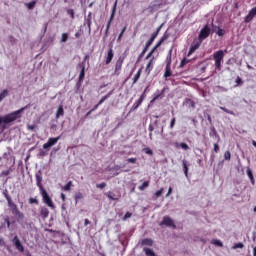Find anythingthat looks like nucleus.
Returning a JSON list of instances; mask_svg holds the SVG:
<instances>
[{"instance_id": "51", "label": "nucleus", "mask_w": 256, "mask_h": 256, "mask_svg": "<svg viewBox=\"0 0 256 256\" xmlns=\"http://www.w3.org/2000/svg\"><path fill=\"white\" fill-rule=\"evenodd\" d=\"M163 191H164V189H163V188H161L160 190L156 191V193H155V197H156V198L161 197V195H163Z\"/></svg>"}, {"instance_id": "16", "label": "nucleus", "mask_w": 256, "mask_h": 256, "mask_svg": "<svg viewBox=\"0 0 256 256\" xmlns=\"http://www.w3.org/2000/svg\"><path fill=\"white\" fill-rule=\"evenodd\" d=\"M35 177H36V185L39 188V191H41L42 189H45L43 187V183H42L43 177L41 176V174H36Z\"/></svg>"}, {"instance_id": "28", "label": "nucleus", "mask_w": 256, "mask_h": 256, "mask_svg": "<svg viewBox=\"0 0 256 256\" xmlns=\"http://www.w3.org/2000/svg\"><path fill=\"white\" fill-rule=\"evenodd\" d=\"M247 175L252 183V185H255V177L253 176V171L251 169H247Z\"/></svg>"}, {"instance_id": "23", "label": "nucleus", "mask_w": 256, "mask_h": 256, "mask_svg": "<svg viewBox=\"0 0 256 256\" xmlns=\"http://www.w3.org/2000/svg\"><path fill=\"white\" fill-rule=\"evenodd\" d=\"M65 115V110L63 109V105H60L56 112V119H59V117H63Z\"/></svg>"}, {"instance_id": "54", "label": "nucleus", "mask_w": 256, "mask_h": 256, "mask_svg": "<svg viewBox=\"0 0 256 256\" xmlns=\"http://www.w3.org/2000/svg\"><path fill=\"white\" fill-rule=\"evenodd\" d=\"M4 222L7 224V227H8V229H9V227H11V221L9 220V216H6V217L4 218Z\"/></svg>"}, {"instance_id": "33", "label": "nucleus", "mask_w": 256, "mask_h": 256, "mask_svg": "<svg viewBox=\"0 0 256 256\" xmlns=\"http://www.w3.org/2000/svg\"><path fill=\"white\" fill-rule=\"evenodd\" d=\"M211 244H212V245H216V247H223V242H221V241L218 240V239H213V240L211 241Z\"/></svg>"}, {"instance_id": "57", "label": "nucleus", "mask_w": 256, "mask_h": 256, "mask_svg": "<svg viewBox=\"0 0 256 256\" xmlns=\"http://www.w3.org/2000/svg\"><path fill=\"white\" fill-rule=\"evenodd\" d=\"M155 53V49L152 48V50L148 53V55L146 56V59H149L151 57H153V54Z\"/></svg>"}, {"instance_id": "41", "label": "nucleus", "mask_w": 256, "mask_h": 256, "mask_svg": "<svg viewBox=\"0 0 256 256\" xmlns=\"http://www.w3.org/2000/svg\"><path fill=\"white\" fill-rule=\"evenodd\" d=\"M224 159H225V161H231V152L230 151H226L224 153Z\"/></svg>"}, {"instance_id": "46", "label": "nucleus", "mask_w": 256, "mask_h": 256, "mask_svg": "<svg viewBox=\"0 0 256 256\" xmlns=\"http://www.w3.org/2000/svg\"><path fill=\"white\" fill-rule=\"evenodd\" d=\"M96 187L97 189H105V187H107V183L102 182L100 184H97Z\"/></svg>"}, {"instance_id": "9", "label": "nucleus", "mask_w": 256, "mask_h": 256, "mask_svg": "<svg viewBox=\"0 0 256 256\" xmlns=\"http://www.w3.org/2000/svg\"><path fill=\"white\" fill-rule=\"evenodd\" d=\"M61 139V136L51 137L48 139L47 143L43 144V149L49 150L53 145H57V142Z\"/></svg>"}, {"instance_id": "26", "label": "nucleus", "mask_w": 256, "mask_h": 256, "mask_svg": "<svg viewBox=\"0 0 256 256\" xmlns=\"http://www.w3.org/2000/svg\"><path fill=\"white\" fill-rule=\"evenodd\" d=\"M141 68L137 71V73L135 74V76L132 79V83L133 85H135V83H137V81H139V79H141Z\"/></svg>"}, {"instance_id": "53", "label": "nucleus", "mask_w": 256, "mask_h": 256, "mask_svg": "<svg viewBox=\"0 0 256 256\" xmlns=\"http://www.w3.org/2000/svg\"><path fill=\"white\" fill-rule=\"evenodd\" d=\"M238 85H243V79L239 76L236 78V87H238Z\"/></svg>"}, {"instance_id": "6", "label": "nucleus", "mask_w": 256, "mask_h": 256, "mask_svg": "<svg viewBox=\"0 0 256 256\" xmlns=\"http://www.w3.org/2000/svg\"><path fill=\"white\" fill-rule=\"evenodd\" d=\"M209 35H211V27H209V25H205L201 30H200V33H199V36H198V41H205V39H207L209 37Z\"/></svg>"}, {"instance_id": "20", "label": "nucleus", "mask_w": 256, "mask_h": 256, "mask_svg": "<svg viewBox=\"0 0 256 256\" xmlns=\"http://www.w3.org/2000/svg\"><path fill=\"white\" fill-rule=\"evenodd\" d=\"M174 147H181V149H183V151H189V145H187V143H185V142H181V143H178V142H176L175 144H174Z\"/></svg>"}, {"instance_id": "10", "label": "nucleus", "mask_w": 256, "mask_h": 256, "mask_svg": "<svg viewBox=\"0 0 256 256\" xmlns=\"http://www.w3.org/2000/svg\"><path fill=\"white\" fill-rule=\"evenodd\" d=\"M201 40H198L197 42H194L189 49L188 52V57H191V55H193V53H195L197 51V49H199L201 47Z\"/></svg>"}, {"instance_id": "34", "label": "nucleus", "mask_w": 256, "mask_h": 256, "mask_svg": "<svg viewBox=\"0 0 256 256\" xmlns=\"http://www.w3.org/2000/svg\"><path fill=\"white\" fill-rule=\"evenodd\" d=\"M28 203L30 205H39V200L37 198L30 197Z\"/></svg>"}, {"instance_id": "7", "label": "nucleus", "mask_w": 256, "mask_h": 256, "mask_svg": "<svg viewBox=\"0 0 256 256\" xmlns=\"http://www.w3.org/2000/svg\"><path fill=\"white\" fill-rule=\"evenodd\" d=\"M12 243H13L15 249L17 251H19V253H25V247L23 246V243L19 239V236H17V235L14 236V238L12 239Z\"/></svg>"}, {"instance_id": "38", "label": "nucleus", "mask_w": 256, "mask_h": 256, "mask_svg": "<svg viewBox=\"0 0 256 256\" xmlns=\"http://www.w3.org/2000/svg\"><path fill=\"white\" fill-rule=\"evenodd\" d=\"M35 5H37V2L36 1H32V2H29V3H26V7L28 9H35Z\"/></svg>"}, {"instance_id": "55", "label": "nucleus", "mask_w": 256, "mask_h": 256, "mask_svg": "<svg viewBox=\"0 0 256 256\" xmlns=\"http://www.w3.org/2000/svg\"><path fill=\"white\" fill-rule=\"evenodd\" d=\"M217 136V130H215V128H212L210 131V137H215Z\"/></svg>"}, {"instance_id": "13", "label": "nucleus", "mask_w": 256, "mask_h": 256, "mask_svg": "<svg viewBox=\"0 0 256 256\" xmlns=\"http://www.w3.org/2000/svg\"><path fill=\"white\" fill-rule=\"evenodd\" d=\"M167 39H169V34L165 32L161 39L156 43V45L152 49H154V51H157V49H159V47H161V45H163V43H165Z\"/></svg>"}, {"instance_id": "47", "label": "nucleus", "mask_w": 256, "mask_h": 256, "mask_svg": "<svg viewBox=\"0 0 256 256\" xmlns=\"http://www.w3.org/2000/svg\"><path fill=\"white\" fill-rule=\"evenodd\" d=\"M132 213L131 212H126L124 217H123V221H127V219L131 218L132 217Z\"/></svg>"}, {"instance_id": "52", "label": "nucleus", "mask_w": 256, "mask_h": 256, "mask_svg": "<svg viewBox=\"0 0 256 256\" xmlns=\"http://www.w3.org/2000/svg\"><path fill=\"white\" fill-rule=\"evenodd\" d=\"M12 213L17 216L21 211H19V208L16 206L15 208L11 209Z\"/></svg>"}, {"instance_id": "18", "label": "nucleus", "mask_w": 256, "mask_h": 256, "mask_svg": "<svg viewBox=\"0 0 256 256\" xmlns=\"http://www.w3.org/2000/svg\"><path fill=\"white\" fill-rule=\"evenodd\" d=\"M164 93L165 89H163L161 92L157 91V93L153 95V99L150 101V103H155V101H157L158 99H163Z\"/></svg>"}, {"instance_id": "44", "label": "nucleus", "mask_w": 256, "mask_h": 256, "mask_svg": "<svg viewBox=\"0 0 256 256\" xmlns=\"http://www.w3.org/2000/svg\"><path fill=\"white\" fill-rule=\"evenodd\" d=\"M67 14L70 15L71 19H75V10L68 9Z\"/></svg>"}, {"instance_id": "4", "label": "nucleus", "mask_w": 256, "mask_h": 256, "mask_svg": "<svg viewBox=\"0 0 256 256\" xmlns=\"http://www.w3.org/2000/svg\"><path fill=\"white\" fill-rule=\"evenodd\" d=\"M89 59V55H86L84 57V60L80 63H78L77 65V69H80V75H79V83H83L84 79H85V63L87 62V60Z\"/></svg>"}, {"instance_id": "59", "label": "nucleus", "mask_w": 256, "mask_h": 256, "mask_svg": "<svg viewBox=\"0 0 256 256\" xmlns=\"http://www.w3.org/2000/svg\"><path fill=\"white\" fill-rule=\"evenodd\" d=\"M175 122H176V119L172 118L170 122V129H173V127H175Z\"/></svg>"}, {"instance_id": "25", "label": "nucleus", "mask_w": 256, "mask_h": 256, "mask_svg": "<svg viewBox=\"0 0 256 256\" xmlns=\"http://www.w3.org/2000/svg\"><path fill=\"white\" fill-rule=\"evenodd\" d=\"M185 103L188 107H190L191 109H195V101L191 98H186L185 99Z\"/></svg>"}, {"instance_id": "50", "label": "nucleus", "mask_w": 256, "mask_h": 256, "mask_svg": "<svg viewBox=\"0 0 256 256\" xmlns=\"http://www.w3.org/2000/svg\"><path fill=\"white\" fill-rule=\"evenodd\" d=\"M187 63H189V60H187V58L182 59L180 62V67H185V65H187Z\"/></svg>"}, {"instance_id": "63", "label": "nucleus", "mask_w": 256, "mask_h": 256, "mask_svg": "<svg viewBox=\"0 0 256 256\" xmlns=\"http://www.w3.org/2000/svg\"><path fill=\"white\" fill-rule=\"evenodd\" d=\"M145 153L147 155H153V150L149 149V148H145Z\"/></svg>"}, {"instance_id": "11", "label": "nucleus", "mask_w": 256, "mask_h": 256, "mask_svg": "<svg viewBox=\"0 0 256 256\" xmlns=\"http://www.w3.org/2000/svg\"><path fill=\"white\" fill-rule=\"evenodd\" d=\"M149 89V87H146L145 91L143 94L140 96V98L133 104L131 111H135L136 109H139V106L141 103H143V100L145 99V92Z\"/></svg>"}, {"instance_id": "3", "label": "nucleus", "mask_w": 256, "mask_h": 256, "mask_svg": "<svg viewBox=\"0 0 256 256\" xmlns=\"http://www.w3.org/2000/svg\"><path fill=\"white\" fill-rule=\"evenodd\" d=\"M40 195L42 196L43 203H45L47 207H50V209H55L53 199H51V196H49V193H47V190H45V188H42V190H40Z\"/></svg>"}, {"instance_id": "1", "label": "nucleus", "mask_w": 256, "mask_h": 256, "mask_svg": "<svg viewBox=\"0 0 256 256\" xmlns=\"http://www.w3.org/2000/svg\"><path fill=\"white\" fill-rule=\"evenodd\" d=\"M25 111V108H21L20 110L14 111L10 114L0 117V127L1 125H9V123H13V121H17V119H21V113Z\"/></svg>"}, {"instance_id": "64", "label": "nucleus", "mask_w": 256, "mask_h": 256, "mask_svg": "<svg viewBox=\"0 0 256 256\" xmlns=\"http://www.w3.org/2000/svg\"><path fill=\"white\" fill-rule=\"evenodd\" d=\"M0 247H5V240L0 238Z\"/></svg>"}, {"instance_id": "30", "label": "nucleus", "mask_w": 256, "mask_h": 256, "mask_svg": "<svg viewBox=\"0 0 256 256\" xmlns=\"http://www.w3.org/2000/svg\"><path fill=\"white\" fill-rule=\"evenodd\" d=\"M71 187H73V182L69 181L65 186L62 187L63 191H71Z\"/></svg>"}, {"instance_id": "36", "label": "nucleus", "mask_w": 256, "mask_h": 256, "mask_svg": "<svg viewBox=\"0 0 256 256\" xmlns=\"http://www.w3.org/2000/svg\"><path fill=\"white\" fill-rule=\"evenodd\" d=\"M147 187H149V181L143 182L142 185L139 186V190L145 191V189H147Z\"/></svg>"}, {"instance_id": "42", "label": "nucleus", "mask_w": 256, "mask_h": 256, "mask_svg": "<svg viewBox=\"0 0 256 256\" xmlns=\"http://www.w3.org/2000/svg\"><path fill=\"white\" fill-rule=\"evenodd\" d=\"M125 31H127V26H124L122 31L120 32L117 41L123 38V35L125 34Z\"/></svg>"}, {"instance_id": "15", "label": "nucleus", "mask_w": 256, "mask_h": 256, "mask_svg": "<svg viewBox=\"0 0 256 256\" xmlns=\"http://www.w3.org/2000/svg\"><path fill=\"white\" fill-rule=\"evenodd\" d=\"M113 57H115V53L113 52V49L110 48L107 52V56H106V60H105V64L109 65V63H111L113 61Z\"/></svg>"}, {"instance_id": "56", "label": "nucleus", "mask_w": 256, "mask_h": 256, "mask_svg": "<svg viewBox=\"0 0 256 256\" xmlns=\"http://www.w3.org/2000/svg\"><path fill=\"white\" fill-rule=\"evenodd\" d=\"M75 199H76V201L83 199V194L81 192H79L78 194H76Z\"/></svg>"}, {"instance_id": "40", "label": "nucleus", "mask_w": 256, "mask_h": 256, "mask_svg": "<svg viewBox=\"0 0 256 256\" xmlns=\"http://www.w3.org/2000/svg\"><path fill=\"white\" fill-rule=\"evenodd\" d=\"M220 109H221V111H224V113H228V115H235V112H233L223 106H221Z\"/></svg>"}, {"instance_id": "31", "label": "nucleus", "mask_w": 256, "mask_h": 256, "mask_svg": "<svg viewBox=\"0 0 256 256\" xmlns=\"http://www.w3.org/2000/svg\"><path fill=\"white\" fill-rule=\"evenodd\" d=\"M7 95H9V91L7 89H4L1 93H0V103L1 101H3V99H5V97H7Z\"/></svg>"}, {"instance_id": "17", "label": "nucleus", "mask_w": 256, "mask_h": 256, "mask_svg": "<svg viewBox=\"0 0 256 256\" xmlns=\"http://www.w3.org/2000/svg\"><path fill=\"white\" fill-rule=\"evenodd\" d=\"M39 213L42 219H47V217H49V209L47 207H41Z\"/></svg>"}, {"instance_id": "29", "label": "nucleus", "mask_w": 256, "mask_h": 256, "mask_svg": "<svg viewBox=\"0 0 256 256\" xmlns=\"http://www.w3.org/2000/svg\"><path fill=\"white\" fill-rule=\"evenodd\" d=\"M143 251L146 256H156L155 252L151 248H143Z\"/></svg>"}, {"instance_id": "21", "label": "nucleus", "mask_w": 256, "mask_h": 256, "mask_svg": "<svg viewBox=\"0 0 256 256\" xmlns=\"http://www.w3.org/2000/svg\"><path fill=\"white\" fill-rule=\"evenodd\" d=\"M182 165L185 177H189V165L187 164V160H182Z\"/></svg>"}, {"instance_id": "2", "label": "nucleus", "mask_w": 256, "mask_h": 256, "mask_svg": "<svg viewBox=\"0 0 256 256\" xmlns=\"http://www.w3.org/2000/svg\"><path fill=\"white\" fill-rule=\"evenodd\" d=\"M225 58V52L223 50H218L213 54V60L215 61L214 67L217 71H221V63Z\"/></svg>"}, {"instance_id": "19", "label": "nucleus", "mask_w": 256, "mask_h": 256, "mask_svg": "<svg viewBox=\"0 0 256 256\" xmlns=\"http://www.w3.org/2000/svg\"><path fill=\"white\" fill-rule=\"evenodd\" d=\"M142 247H153V239L151 238H144L141 241Z\"/></svg>"}, {"instance_id": "22", "label": "nucleus", "mask_w": 256, "mask_h": 256, "mask_svg": "<svg viewBox=\"0 0 256 256\" xmlns=\"http://www.w3.org/2000/svg\"><path fill=\"white\" fill-rule=\"evenodd\" d=\"M5 197H6V200L8 201V207H10V209H15V207H17V204L13 203V200L8 194H5Z\"/></svg>"}, {"instance_id": "60", "label": "nucleus", "mask_w": 256, "mask_h": 256, "mask_svg": "<svg viewBox=\"0 0 256 256\" xmlns=\"http://www.w3.org/2000/svg\"><path fill=\"white\" fill-rule=\"evenodd\" d=\"M157 35H159L157 32H153L150 39H152V41H155V39H157Z\"/></svg>"}, {"instance_id": "61", "label": "nucleus", "mask_w": 256, "mask_h": 256, "mask_svg": "<svg viewBox=\"0 0 256 256\" xmlns=\"http://www.w3.org/2000/svg\"><path fill=\"white\" fill-rule=\"evenodd\" d=\"M157 35H159L157 32H153L150 39H152V41H155V39H157Z\"/></svg>"}, {"instance_id": "45", "label": "nucleus", "mask_w": 256, "mask_h": 256, "mask_svg": "<svg viewBox=\"0 0 256 256\" xmlns=\"http://www.w3.org/2000/svg\"><path fill=\"white\" fill-rule=\"evenodd\" d=\"M10 173H11V169L4 170L1 172L0 177H7L8 175H10Z\"/></svg>"}, {"instance_id": "24", "label": "nucleus", "mask_w": 256, "mask_h": 256, "mask_svg": "<svg viewBox=\"0 0 256 256\" xmlns=\"http://www.w3.org/2000/svg\"><path fill=\"white\" fill-rule=\"evenodd\" d=\"M173 73L171 72V66L166 65L165 72H164V78L168 79V77H171Z\"/></svg>"}, {"instance_id": "5", "label": "nucleus", "mask_w": 256, "mask_h": 256, "mask_svg": "<svg viewBox=\"0 0 256 256\" xmlns=\"http://www.w3.org/2000/svg\"><path fill=\"white\" fill-rule=\"evenodd\" d=\"M117 3H118V0H116L114 2L110 18H109V20L107 22V25H106V30H105L106 37H107V35H109V29L111 28V23H113V20L115 19V13L117 12Z\"/></svg>"}, {"instance_id": "32", "label": "nucleus", "mask_w": 256, "mask_h": 256, "mask_svg": "<svg viewBox=\"0 0 256 256\" xmlns=\"http://www.w3.org/2000/svg\"><path fill=\"white\" fill-rule=\"evenodd\" d=\"M91 15H92V13L90 12L89 14H88V16H87V19H86V25H87V27H88V29H89V31H91Z\"/></svg>"}, {"instance_id": "62", "label": "nucleus", "mask_w": 256, "mask_h": 256, "mask_svg": "<svg viewBox=\"0 0 256 256\" xmlns=\"http://www.w3.org/2000/svg\"><path fill=\"white\" fill-rule=\"evenodd\" d=\"M127 162L128 163H137V158H128Z\"/></svg>"}, {"instance_id": "49", "label": "nucleus", "mask_w": 256, "mask_h": 256, "mask_svg": "<svg viewBox=\"0 0 256 256\" xmlns=\"http://www.w3.org/2000/svg\"><path fill=\"white\" fill-rule=\"evenodd\" d=\"M17 219H18V221H23V219H25V215L22 213V212H20L17 216H15Z\"/></svg>"}, {"instance_id": "39", "label": "nucleus", "mask_w": 256, "mask_h": 256, "mask_svg": "<svg viewBox=\"0 0 256 256\" xmlns=\"http://www.w3.org/2000/svg\"><path fill=\"white\" fill-rule=\"evenodd\" d=\"M68 39H69V34L63 33L62 36H61L60 42H61V43H66V41H67Z\"/></svg>"}, {"instance_id": "27", "label": "nucleus", "mask_w": 256, "mask_h": 256, "mask_svg": "<svg viewBox=\"0 0 256 256\" xmlns=\"http://www.w3.org/2000/svg\"><path fill=\"white\" fill-rule=\"evenodd\" d=\"M106 196L108 197V199H110L111 201H118L119 198L115 197V193H113L112 191H109L106 193Z\"/></svg>"}, {"instance_id": "48", "label": "nucleus", "mask_w": 256, "mask_h": 256, "mask_svg": "<svg viewBox=\"0 0 256 256\" xmlns=\"http://www.w3.org/2000/svg\"><path fill=\"white\" fill-rule=\"evenodd\" d=\"M166 65H168V67H171V51H170V54L166 58Z\"/></svg>"}, {"instance_id": "43", "label": "nucleus", "mask_w": 256, "mask_h": 256, "mask_svg": "<svg viewBox=\"0 0 256 256\" xmlns=\"http://www.w3.org/2000/svg\"><path fill=\"white\" fill-rule=\"evenodd\" d=\"M243 247H245V245H243V243L239 242V243H236L232 249H243Z\"/></svg>"}, {"instance_id": "58", "label": "nucleus", "mask_w": 256, "mask_h": 256, "mask_svg": "<svg viewBox=\"0 0 256 256\" xmlns=\"http://www.w3.org/2000/svg\"><path fill=\"white\" fill-rule=\"evenodd\" d=\"M213 152L214 153H219V144H217V143L214 144Z\"/></svg>"}, {"instance_id": "37", "label": "nucleus", "mask_w": 256, "mask_h": 256, "mask_svg": "<svg viewBox=\"0 0 256 256\" xmlns=\"http://www.w3.org/2000/svg\"><path fill=\"white\" fill-rule=\"evenodd\" d=\"M110 96H111V93H109V94L103 96V97L100 99V101L98 102V104L103 105V103H105V101H107V99H109Z\"/></svg>"}, {"instance_id": "12", "label": "nucleus", "mask_w": 256, "mask_h": 256, "mask_svg": "<svg viewBox=\"0 0 256 256\" xmlns=\"http://www.w3.org/2000/svg\"><path fill=\"white\" fill-rule=\"evenodd\" d=\"M122 67H123V58H119L115 64L114 75H117V76L121 75Z\"/></svg>"}, {"instance_id": "35", "label": "nucleus", "mask_w": 256, "mask_h": 256, "mask_svg": "<svg viewBox=\"0 0 256 256\" xmlns=\"http://www.w3.org/2000/svg\"><path fill=\"white\" fill-rule=\"evenodd\" d=\"M216 34L218 35V37H223V35H225V29L217 27Z\"/></svg>"}, {"instance_id": "8", "label": "nucleus", "mask_w": 256, "mask_h": 256, "mask_svg": "<svg viewBox=\"0 0 256 256\" xmlns=\"http://www.w3.org/2000/svg\"><path fill=\"white\" fill-rule=\"evenodd\" d=\"M163 225H165V227H172V229H177V226L175 225V222L169 216H164L163 217V220L160 223V226L163 227Z\"/></svg>"}, {"instance_id": "14", "label": "nucleus", "mask_w": 256, "mask_h": 256, "mask_svg": "<svg viewBox=\"0 0 256 256\" xmlns=\"http://www.w3.org/2000/svg\"><path fill=\"white\" fill-rule=\"evenodd\" d=\"M154 57H152L149 62L147 63L146 65V68H145V72L147 73V75H150L151 72L153 71V67L155 65V61H154Z\"/></svg>"}]
</instances>
